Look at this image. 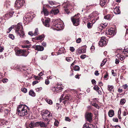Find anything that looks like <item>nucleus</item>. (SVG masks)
Segmentation results:
<instances>
[{"label":"nucleus","instance_id":"2eb2a0df","mask_svg":"<svg viewBox=\"0 0 128 128\" xmlns=\"http://www.w3.org/2000/svg\"><path fill=\"white\" fill-rule=\"evenodd\" d=\"M16 55L18 56H21L22 54V52L23 51L22 50H16Z\"/></svg>","mask_w":128,"mask_h":128},{"label":"nucleus","instance_id":"69168bd1","mask_svg":"<svg viewBox=\"0 0 128 128\" xmlns=\"http://www.w3.org/2000/svg\"><path fill=\"white\" fill-rule=\"evenodd\" d=\"M45 84H48L49 83V82L48 79H46L45 82Z\"/></svg>","mask_w":128,"mask_h":128},{"label":"nucleus","instance_id":"412c9836","mask_svg":"<svg viewBox=\"0 0 128 128\" xmlns=\"http://www.w3.org/2000/svg\"><path fill=\"white\" fill-rule=\"evenodd\" d=\"M42 12H43L45 16H47L49 14V12L44 7H43L42 12Z\"/></svg>","mask_w":128,"mask_h":128},{"label":"nucleus","instance_id":"864d4df0","mask_svg":"<svg viewBox=\"0 0 128 128\" xmlns=\"http://www.w3.org/2000/svg\"><path fill=\"white\" fill-rule=\"evenodd\" d=\"M14 26H12L10 27L9 28H8V31H7V32L8 33L10 32L11 31V30H12V29L13 28H14Z\"/></svg>","mask_w":128,"mask_h":128},{"label":"nucleus","instance_id":"3c124183","mask_svg":"<svg viewBox=\"0 0 128 128\" xmlns=\"http://www.w3.org/2000/svg\"><path fill=\"white\" fill-rule=\"evenodd\" d=\"M94 89L96 90H99V88L98 86H95L94 87Z\"/></svg>","mask_w":128,"mask_h":128},{"label":"nucleus","instance_id":"393cba45","mask_svg":"<svg viewBox=\"0 0 128 128\" xmlns=\"http://www.w3.org/2000/svg\"><path fill=\"white\" fill-rule=\"evenodd\" d=\"M106 0H100V4L102 6H104L106 4Z\"/></svg>","mask_w":128,"mask_h":128},{"label":"nucleus","instance_id":"a211bd4d","mask_svg":"<svg viewBox=\"0 0 128 128\" xmlns=\"http://www.w3.org/2000/svg\"><path fill=\"white\" fill-rule=\"evenodd\" d=\"M64 5L65 6L64 7V9L66 13L68 14H69V12L68 11V8H69V6L68 5H66V4L65 3Z\"/></svg>","mask_w":128,"mask_h":128},{"label":"nucleus","instance_id":"de8ad7c7","mask_svg":"<svg viewBox=\"0 0 128 128\" xmlns=\"http://www.w3.org/2000/svg\"><path fill=\"white\" fill-rule=\"evenodd\" d=\"M55 121L54 122V125L56 126H57L59 124V122L58 120H56V119H55Z\"/></svg>","mask_w":128,"mask_h":128},{"label":"nucleus","instance_id":"20e7f679","mask_svg":"<svg viewBox=\"0 0 128 128\" xmlns=\"http://www.w3.org/2000/svg\"><path fill=\"white\" fill-rule=\"evenodd\" d=\"M76 16L72 17L71 18V20L73 24L75 26H78L79 24L80 20L79 18H76Z\"/></svg>","mask_w":128,"mask_h":128},{"label":"nucleus","instance_id":"052dcab7","mask_svg":"<svg viewBox=\"0 0 128 128\" xmlns=\"http://www.w3.org/2000/svg\"><path fill=\"white\" fill-rule=\"evenodd\" d=\"M122 87L124 89H126L128 87V86L126 84L122 86Z\"/></svg>","mask_w":128,"mask_h":128},{"label":"nucleus","instance_id":"ea45409f","mask_svg":"<svg viewBox=\"0 0 128 128\" xmlns=\"http://www.w3.org/2000/svg\"><path fill=\"white\" fill-rule=\"evenodd\" d=\"M74 70L75 71H78L80 70V67L78 66H76L74 68Z\"/></svg>","mask_w":128,"mask_h":128},{"label":"nucleus","instance_id":"9d476101","mask_svg":"<svg viewBox=\"0 0 128 128\" xmlns=\"http://www.w3.org/2000/svg\"><path fill=\"white\" fill-rule=\"evenodd\" d=\"M23 5V3L22 1L19 0L16 1L15 6L16 7L20 8Z\"/></svg>","mask_w":128,"mask_h":128},{"label":"nucleus","instance_id":"58836bf2","mask_svg":"<svg viewBox=\"0 0 128 128\" xmlns=\"http://www.w3.org/2000/svg\"><path fill=\"white\" fill-rule=\"evenodd\" d=\"M113 88V86H110L109 85L108 86V89L109 91H111Z\"/></svg>","mask_w":128,"mask_h":128},{"label":"nucleus","instance_id":"a18cd8bd","mask_svg":"<svg viewBox=\"0 0 128 128\" xmlns=\"http://www.w3.org/2000/svg\"><path fill=\"white\" fill-rule=\"evenodd\" d=\"M21 90L24 93H26L27 92V90L26 88H24L21 89Z\"/></svg>","mask_w":128,"mask_h":128},{"label":"nucleus","instance_id":"473e14b6","mask_svg":"<svg viewBox=\"0 0 128 128\" xmlns=\"http://www.w3.org/2000/svg\"><path fill=\"white\" fill-rule=\"evenodd\" d=\"M45 100L48 103L50 104H52V101L46 98Z\"/></svg>","mask_w":128,"mask_h":128},{"label":"nucleus","instance_id":"f704fd0d","mask_svg":"<svg viewBox=\"0 0 128 128\" xmlns=\"http://www.w3.org/2000/svg\"><path fill=\"white\" fill-rule=\"evenodd\" d=\"M44 37V35L42 34L36 38L37 40H41Z\"/></svg>","mask_w":128,"mask_h":128},{"label":"nucleus","instance_id":"774afa93","mask_svg":"<svg viewBox=\"0 0 128 128\" xmlns=\"http://www.w3.org/2000/svg\"><path fill=\"white\" fill-rule=\"evenodd\" d=\"M28 34L31 36H32L33 35H34V34H33L32 32H28Z\"/></svg>","mask_w":128,"mask_h":128},{"label":"nucleus","instance_id":"b1692460","mask_svg":"<svg viewBox=\"0 0 128 128\" xmlns=\"http://www.w3.org/2000/svg\"><path fill=\"white\" fill-rule=\"evenodd\" d=\"M114 112L112 110H110L108 112V115L110 117H112L114 116Z\"/></svg>","mask_w":128,"mask_h":128},{"label":"nucleus","instance_id":"4c0bfd02","mask_svg":"<svg viewBox=\"0 0 128 128\" xmlns=\"http://www.w3.org/2000/svg\"><path fill=\"white\" fill-rule=\"evenodd\" d=\"M27 16V17L30 20L33 18L32 15L30 14H28L27 16Z\"/></svg>","mask_w":128,"mask_h":128},{"label":"nucleus","instance_id":"dca6fc26","mask_svg":"<svg viewBox=\"0 0 128 128\" xmlns=\"http://www.w3.org/2000/svg\"><path fill=\"white\" fill-rule=\"evenodd\" d=\"M83 128H93V127L92 124L86 123L84 125Z\"/></svg>","mask_w":128,"mask_h":128},{"label":"nucleus","instance_id":"cd10ccee","mask_svg":"<svg viewBox=\"0 0 128 128\" xmlns=\"http://www.w3.org/2000/svg\"><path fill=\"white\" fill-rule=\"evenodd\" d=\"M29 94L32 96H34L36 95L35 93L34 92V91L32 90H31L30 91L29 93Z\"/></svg>","mask_w":128,"mask_h":128},{"label":"nucleus","instance_id":"4468645a","mask_svg":"<svg viewBox=\"0 0 128 128\" xmlns=\"http://www.w3.org/2000/svg\"><path fill=\"white\" fill-rule=\"evenodd\" d=\"M95 14L94 13L92 14H91L89 15L88 16V18L90 19H91L94 17V18H98V15H96V16H95Z\"/></svg>","mask_w":128,"mask_h":128},{"label":"nucleus","instance_id":"7c9ffc66","mask_svg":"<svg viewBox=\"0 0 128 128\" xmlns=\"http://www.w3.org/2000/svg\"><path fill=\"white\" fill-rule=\"evenodd\" d=\"M100 25V26H99V28L100 29H101V30H102V28H105L107 26V24L106 23H104L103 24H102Z\"/></svg>","mask_w":128,"mask_h":128},{"label":"nucleus","instance_id":"6ab92c4d","mask_svg":"<svg viewBox=\"0 0 128 128\" xmlns=\"http://www.w3.org/2000/svg\"><path fill=\"white\" fill-rule=\"evenodd\" d=\"M59 11L58 8H53L51 11V13L54 14H56L58 13Z\"/></svg>","mask_w":128,"mask_h":128},{"label":"nucleus","instance_id":"338daca9","mask_svg":"<svg viewBox=\"0 0 128 128\" xmlns=\"http://www.w3.org/2000/svg\"><path fill=\"white\" fill-rule=\"evenodd\" d=\"M112 74L114 76H116V74L114 72V70H112Z\"/></svg>","mask_w":128,"mask_h":128},{"label":"nucleus","instance_id":"c85d7f7f","mask_svg":"<svg viewBox=\"0 0 128 128\" xmlns=\"http://www.w3.org/2000/svg\"><path fill=\"white\" fill-rule=\"evenodd\" d=\"M64 48H62L60 49L59 50H58V53L59 54H60L64 53Z\"/></svg>","mask_w":128,"mask_h":128},{"label":"nucleus","instance_id":"37998d69","mask_svg":"<svg viewBox=\"0 0 128 128\" xmlns=\"http://www.w3.org/2000/svg\"><path fill=\"white\" fill-rule=\"evenodd\" d=\"M38 34V29L36 28L35 29L34 34V36H36Z\"/></svg>","mask_w":128,"mask_h":128},{"label":"nucleus","instance_id":"bf43d9fd","mask_svg":"<svg viewBox=\"0 0 128 128\" xmlns=\"http://www.w3.org/2000/svg\"><path fill=\"white\" fill-rule=\"evenodd\" d=\"M46 26L48 27L50 26V23H43Z\"/></svg>","mask_w":128,"mask_h":128},{"label":"nucleus","instance_id":"ddd939ff","mask_svg":"<svg viewBox=\"0 0 128 128\" xmlns=\"http://www.w3.org/2000/svg\"><path fill=\"white\" fill-rule=\"evenodd\" d=\"M35 49L39 51H42L44 50V48L42 46H36L34 47Z\"/></svg>","mask_w":128,"mask_h":128},{"label":"nucleus","instance_id":"4be33fe9","mask_svg":"<svg viewBox=\"0 0 128 128\" xmlns=\"http://www.w3.org/2000/svg\"><path fill=\"white\" fill-rule=\"evenodd\" d=\"M12 14L11 13H9L8 14H6L4 16L5 19H8L12 16Z\"/></svg>","mask_w":128,"mask_h":128},{"label":"nucleus","instance_id":"f03ea898","mask_svg":"<svg viewBox=\"0 0 128 128\" xmlns=\"http://www.w3.org/2000/svg\"><path fill=\"white\" fill-rule=\"evenodd\" d=\"M41 114L43 120L49 122L52 118V115L48 110L42 112Z\"/></svg>","mask_w":128,"mask_h":128},{"label":"nucleus","instance_id":"4d7b16f0","mask_svg":"<svg viewBox=\"0 0 128 128\" xmlns=\"http://www.w3.org/2000/svg\"><path fill=\"white\" fill-rule=\"evenodd\" d=\"M81 39L80 38H78L76 40V42L77 43H80V42L81 41Z\"/></svg>","mask_w":128,"mask_h":128},{"label":"nucleus","instance_id":"a19ab883","mask_svg":"<svg viewBox=\"0 0 128 128\" xmlns=\"http://www.w3.org/2000/svg\"><path fill=\"white\" fill-rule=\"evenodd\" d=\"M107 61V60L106 59H104L102 61V63H101L100 66H103L106 63Z\"/></svg>","mask_w":128,"mask_h":128},{"label":"nucleus","instance_id":"aec40b11","mask_svg":"<svg viewBox=\"0 0 128 128\" xmlns=\"http://www.w3.org/2000/svg\"><path fill=\"white\" fill-rule=\"evenodd\" d=\"M116 56L118 59H119L122 61L125 58V57L124 56L120 54H117Z\"/></svg>","mask_w":128,"mask_h":128},{"label":"nucleus","instance_id":"8fccbe9b","mask_svg":"<svg viewBox=\"0 0 128 128\" xmlns=\"http://www.w3.org/2000/svg\"><path fill=\"white\" fill-rule=\"evenodd\" d=\"M47 58V56L45 55L43 56L42 57H41V59L42 60H45Z\"/></svg>","mask_w":128,"mask_h":128},{"label":"nucleus","instance_id":"09e8293b","mask_svg":"<svg viewBox=\"0 0 128 128\" xmlns=\"http://www.w3.org/2000/svg\"><path fill=\"white\" fill-rule=\"evenodd\" d=\"M1 81H2V82L4 83H6L8 81V80L7 78H4L3 79H2Z\"/></svg>","mask_w":128,"mask_h":128},{"label":"nucleus","instance_id":"c03bdc74","mask_svg":"<svg viewBox=\"0 0 128 128\" xmlns=\"http://www.w3.org/2000/svg\"><path fill=\"white\" fill-rule=\"evenodd\" d=\"M50 19L48 18L46 19L44 21V22H43V23H50Z\"/></svg>","mask_w":128,"mask_h":128},{"label":"nucleus","instance_id":"1a4fd4ad","mask_svg":"<svg viewBox=\"0 0 128 128\" xmlns=\"http://www.w3.org/2000/svg\"><path fill=\"white\" fill-rule=\"evenodd\" d=\"M98 20V18H94V19L92 20L91 21L92 24L90 22H88L87 24V26L88 28H92V26L95 23L96 21Z\"/></svg>","mask_w":128,"mask_h":128},{"label":"nucleus","instance_id":"f3484780","mask_svg":"<svg viewBox=\"0 0 128 128\" xmlns=\"http://www.w3.org/2000/svg\"><path fill=\"white\" fill-rule=\"evenodd\" d=\"M114 13L116 14H118L120 13V10L119 9L118 7H116L114 10Z\"/></svg>","mask_w":128,"mask_h":128},{"label":"nucleus","instance_id":"5fc2aeb1","mask_svg":"<svg viewBox=\"0 0 128 128\" xmlns=\"http://www.w3.org/2000/svg\"><path fill=\"white\" fill-rule=\"evenodd\" d=\"M86 55L85 54H82L80 56V58L82 59H84L86 57Z\"/></svg>","mask_w":128,"mask_h":128},{"label":"nucleus","instance_id":"a878e982","mask_svg":"<svg viewBox=\"0 0 128 128\" xmlns=\"http://www.w3.org/2000/svg\"><path fill=\"white\" fill-rule=\"evenodd\" d=\"M28 126L31 128H32L33 127L36 126V125L35 123L31 122L28 124Z\"/></svg>","mask_w":128,"mask_h":128},{"label":"nucleus","instance_id":"c9c22d12","mask_svg":"<svg viewBox=\"0 0 128 128\" xmlns=\"http://www.w3.org/2000/svg\"><path fill=\"white\" fill-rule=\"evenodd\" d=\"M126 102V100L124 98L122 99L120 101V104L121 105H123Z\"/></svg>","mask_w":128,"mask_h":128},{"label":"nucleus","instance_id":"f8f14e48","mask_svg":"<svg viewBox=\"0 0 128 128\" xmlns=\"http://www.w3.org/2000/svg\"><path fill=\"white\" fill-rule=\"evenodd\" d=\"M108 34L112 36L116 34V31L114 30L113 28H111L108 30Z\"/></svg>","mask_w":128,"mask_h":128},{"label":"nucleus","instance_id":"c756f323","mask_svg":"<svg viewBox=\"0 0 128 128\" xmlns=\"http://www.w3.org/2000/svg\"><path fill=\"white\" fill-rule=\"evenodd\" d=\"M22 51H23L22 52V55H21V56H26L28 54H27V51L26 50H22Z\"/></svg>","mask_w":128,"mask_h":128},{"label":"nucleus","instance_id":"e433bc0d","mask_svg":"<svg viewBox=\"0 0 128 128\" xmlns=\"http://www.w3.org/2000/svg\"><path fill=\"white\" fill-rule=\"evenodd\" d=\"M104 18L105 19L107 20H110L111 18V17L110 15L109 14L107 15L104 16Z\"/></svg>","mask_w":128,"mask_h":128},{"label":"nucleus","instance_id":"2f4dec72","mask_svg":"<svg viewBox=\"0 0 128 128\" xmlns=\"http://www.w3.org/2000/svg\"><path fill=\"white\" fill-rule=\"evenodd\" d=\"M38 124L41 127H44L46 126L45 123L43 122H38Z\"/></svg>","mask_w":128,"mask_h":128},{"label":"nucleus","instance_id":"9b49d317","mask_svg":"<svg viewBox=\"0 0 128 128\" xmlns=\"http://www.w3.org/2000/svg\"><path fill=\"white\" fill-rule=\"evenodd\" d=\"M86 52V50H83L80 48H79L77 49L76 51V54L78 55L82 53H85Z\"/></svg>","mask_w":128,"mask_h":128},{"label":"nucleus","instance_id":"49530a36","mask_svg":"<svg viewBox=\"0 0 128 128\" xmlns=\"http://www.w3.org/2000/svg\"><path fill=\"white\" fill-rule=\"evenodd\" d=\"M48 3L49 4L52 6L55 5L56 3L52 1H48Z\"/></svg>","mask_w":128,"mask_h":128},{"label":"nucleus","instance_id":"13d9d810","mask_svg":"<svg viewBox=\"0 0 128 128\" xmlns=\"http://www.w3.org/2000/svg\"><path fill=\"white\" fill-rule=\"evenodd\" d=\"M56 87H52V88L51 90H52L54 92H56Z\"/></svg>","mask_w":128,"mask_h":128},{"label":"nucleus","instance_id":"f257e3e1","mask_svg":"<svg viewBox=\"0 0 128 128\" xmlns=\"http://www.w3.org/2000/svg\"><path fill=\"white\" fill-rule=\"evenodd\" d=\"M28 108L26 105L23 104L20 105L17 108L16 113L21 116L26 115L28 113Z\"/></svg>","mask_w":128,"mask_h":128},{"label":"nucleus","instance_id":"e2e57ef3","mask_svg":"<svg viewBox=\"0 0 128 128\" xmlns=\"http://www.w3.org/2000/svg\"><path fill=\"white\" fill-rule=\"evenodd\" d=\"M70 51L73 52L74 50L75 49L73 47H70Z\"/></svg>","mask_w":128,"mask_h":128},{"label":"nucleus","instance_id":"72a5a7b5","mask_svg":"<svg viewBox=\"0 0 128 128\" xmlns=\"http://www.w3.org/2000/svg\"><path fill=\"white\" fill-rule=\"evenodd\" d=\"M24 22L26 21V22H30L31 20L29 19L27 16H26L24 18Z\"/></svg>","mask_w":128,"mask_h":128},{"label":"nucleus","instance_id":"bb28decb","mask_svg":"<svg viewBox=\"0 0 128 128\" xmlns=\"http://www.w3.org/2000/svg\"><path fill=\"white\" fill-rule=\"evenodd\" d=\"M16 30L23 29V28L21 23H18L16 26Z\"/></svg>","mask_w":128,"mask_h":128},{"label":"nucleus","instance_id":"0e129e2a","mask_svg":"<svg viewBox=\"0 0 128 128\" xmlns=\"http://www.w3.org/2000/svg\"><path fill=\"white\" fill-rule=\"evenodd\" d=\"M112 128H120V127L116 125L115 126H112Z\"/></svg>","mask_w":128,"mask_h":128},{"label":"nucleus","instance_id":"423d86ee","mask_svg":"<svg viewBox=\"0 0 128 128\" xmlns=\"http://www.w3.org/2000/svg\"><path fill=\"white\" fill-rule=\"evenodd\" d=\"M106 39L104 36L102 37L99 43V45L101 46H105L106 44Z\"/></svg>","mask_w":128,"mask_h":128},{"label":"nucleus","instance_id":"6e6d98bb","mask_svg":"<svg viewBox=\"0 0 128 128\" xmlns=\"http://www.w3.org/2000/svg\"><path fill=\"white\" fill-rule=\"evenodd\" d=\"M42 89V88L41 87L39 88H36V90L37 92H38L39 91L41 90Z\"/></svg>","mask_w":128,"mask_h":128},{"label":"nucleus","instance_id":"7ed1b4c3","mask_svg":"<svg viewBox=\"0 0 128 128\" xmlns=\"http://www.w3.org/2000/svg\"><path fill=\"white\" fill-rule=\"evenodd\" d=\"M64 96V94H62V95L60 98V102H63L65 104L66 103V101H67L68 100L70 99L71 97L70 95H67L65 96L64 98H63Z\"/></svg>","mask_w":128,"mask_h":128},{"label":"nucleus","instance_id":"79ce46f5","mask_svg":"<svg viewBox=\"0 0 128 128\" xmlns=\"http://www.w3.org/2000/svg\"><path fill=\"white\" fill-rule=\"evenodd\" d=\"M8 37L12 40H14V36L12 34H10L9 35Z\"/></svg>","mask_w":128,"mask_h":128},{"label":"nucleus","instance_id":"680f3d73","mask_svg":"<svg viewBox=\"0 0 128 128\" xmlns=\"http://www.w3.org/2000/svg\"><path fill=\"white\" fill-rule=\"evenodd\" d=\"M94 74L96 76H98L99 74L98 73V70L95 71L94 72Z\"/></svg>","mask_w":128,"mask_h":128},{"label":"nucleus","instance_id":"5701e85b","mask_svg":"<svg viewBox=\"0 0 128 128\" xmlns=\"http://www.w3.org/2000/svg\"><path fill=\"white\" fill-rule=\"evenodd\" d=\"M63 88H62L61 85H58L56 87V92H60L62 91Z\"/></svg>","mask_w":128,"mask_h":128},{"label":"nucleus","instance_id":"39448f33","mask_svg":"<svg viewBox=\"0 0 128 128\" xmlns=\"http://www.w3.org/2000/svg\"><path fill=\"white\" fill-rule=\"evenodd\" d=\"M53 27L55 29L59 30L62 29L64 28V26L62 24H61L60 23H57L54 24Z\"/></svg>","mask_w":128,"mask_h":128},{"label":"nucleus","instance_id":"6e6552de","mask_svg":"<svg viewBox=\"0 0 128 128\" xmlns=\"http://www.w3.org/2000/svg\"><path fill=\"white\" fill-rule=\"evenodd\" d=\"M16 33L20 36V37H23L24 36V34L23 30V29L16 30Z\"/></svg>","mask_w":128,"mask_h":128},{"label":"nucleus","instance_id":"603ef678","mask_svg":"<svg viewBox=\"0 0 128 128\" xmlns=\"http://www.w3.org/2000/svg\"><path fill=\"white\" fill-rule=\"evenodd\" d=\"M72 60V58L70 57L69 58H66V60L68 62H70L71 60Z\"/></svg>","mask_w":128,"mask_h":128},{"label":"nucleus","instance_id":"0eeeda50","mask_svg":"<svg viewBox=\"0 0 128 128\" xmlns=\"http://www.w3.org/2000/svg\"><path fill=\"white\" fill-rule=\"evenodd\" d=\"M92 114L90 112H87L86 113L85 117L87 120L91 122L92 120Z\"/></svg>","mask_w":128,"mask_h":128}]
</instances>
